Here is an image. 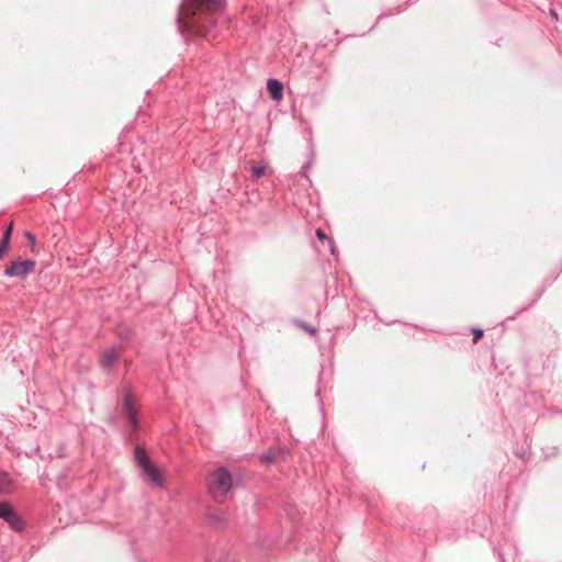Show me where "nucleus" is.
<instances>
[{
	"label": "nucleus",
	"mask_w": 562,
	"mask_h": 562,
	"mask_svg": "<svg viewBox=\"0 0 562 562\" xmlns=\"http://www.w3.org/2000/svg\"><path fill=\"white\" fill-rule=\"evenodd\" d=\"M135 459L142 468L143 475L150 481L151 484L158 487L165 486V479L162 471L154 464L147 457L145 450L137 447L135 449Z\"/></svg>",
	"instance_id": "3"
},
{
	"label": "nucleus",
	"mask_w": 562,
	"mask_h": 562,
	"mask_svg": "<svg viewBox=\"0 0 562 562\" xmlns=\"http://www.w3.org/2000/svg\"><path fill=\"white\" fill-rule=\"evenodd\" d=\"M473 335H474V337H473V342H474V344H476V342H477V340L483 336V330H481V329H474V330H473Z\"/></svg>",
	"instance_id": "13"
},
{
	"label": "nucleus",
	"mask_w": 562,
	"mask_h": 562,
	"mask_svg": "<svg viewBox=\"0 0 562 562\" xmlns=\"http://www.w3.org/2000/svg\"><path fill=\"white\" fill-rule=\"evenodd\" d=\"M302 327L306 330H308L311 334H314L315 333V329L314 328H308L307 326L305 325H302Z\"/></svg>",
	"instance_id": "17"
},
{
	"label": "nucleus",
	"mask_w": 562,
	"mask_h": 562,
	"mask_svg": "<svg viewBox=\"0 0 562 562\" xmlns=\"http://www.w3.org/2000/svg\"><path fill=\"white\" fill-rule=\"evenodd\" d=\"M12 231H13V224L11 223L8 228L5 229L4 234H3V237L2 239L4 240V244L5 243H10V238H11V235H12Z\"/></svg>",
	"instance_id": "11"
},
{
	"label": "nucleus",
	"mask_w": 562,
	"mask_h": 562,
	"mask_svg": "<svg viewBox=\"0 0 562 562\" xmlns=\"http://www.w3.org/2000/svg\"><path fill=\"white\" fill-rule=\"evenodd\" d=\"M24 235L29 239V241L31 243V246L33 247L35 245V237H34V235L31 234L30 232H26Z\"/></svg>",
	"instance_id": "15"
},
{
	"label": "nucleus",
	"mask_w": 562,
	"mask_h": 562,
	"mask_svg": "<svg viewBox=\"0 0 562 562\" xmlns=\"http://www.w3.org/2000/svg\"><path fill=\"white\" fill-rule=\"evenodd\" d=\"M9 245H10V243L4 244L3 239L0 241V258H2L3 254L7 251V249L9 248Z\"/></svg>",
	"instance_id": "12"
},
{
	"label": "nucleus",
	"mask_w": 562,
	"mask_h": 562,
	"mask_svg": "<svg viewBox=\"0 0 562 562\" xmlns=\"http://www.w3.org/2000/svg\"><path fill=\"white\" fill-rule=\"evenodd\" d=\"M267 90L270 98L274 101H280L283 98V85L277 79L268 80Z\"/></svg>",
	"instance_id": "7"
},
{
	"label": "nucleus",
	"mask_w": 562,
	"mask_h": 562,
	"mask_svg": "<svg viewBox=\"0 0 562 562\" xmlns=\"http://www.w3.org/2000/svg\"><path fill=\"white\" fill-rule=\"evenodd\" d=\"M209 494L216 502H222L233 488L232 474L225 468H217L206 477Z\"/></svg>",
	"instance_id": "2"
},
{
	"label": "nucleus",
	"mask_w": 562,
	"mask_h": 562,
	"mask_svg": "<svg viewBox=\"0 0 562 562\" xmlns=\"http://www.w3.org/2000/svg\"><path fill=\"white\" fill-rule=\"evenodd\" d=\"M14 491V484L10 475L0 470V494H11Z\"/></svg>",
	"instance_id": "9"
},
{
	"label": "nucleus",
	"mask_w": 562,
	"mask_h": 562,
	"mask_svg": "<svg viewBox=\"0 0 562 562\" xmlns=\"http://www.w3.org/2000/svg\"><path fill=\"white\" fill-rule=\"evenodd\" d=\"M550 15L552 16V19L558 20V13H557L555 10L551 9L550 10Z\"/></svg>",
	"instance_id": "16"
},
{
	"label": "nucleus",
	"mask_w": 562,
	"mask_h": 562,
	"mask_svg": "<svg viewBox=\"0 0 562 562\" xmlns=\"http://www.w3.org/2000/svg\"><path fill=\"white\" fill-rule=\"evenodd\" d=\"M251 172L255 178H260L265 173V167L252 166Z\"/></svg>",
	"instance_id": "10"
},
{
	"label": "nucleus",
	"mask_w": 562,
	"mask_h": 562,
	"mask_svg": "<svg viewBox=\"0 0 562 562\" xmlns=\"http://www.w3.org/2000/svg\"><path fill=\"white\" fill-rule=\"evenodd\" d=\"M224 0H187L184 8V23L194 33L205 35L214 20L211 13L224 7Z\"/></svg>",
	"instance_id": "1"
},
{
	"label": "nucleus",
	"mask_w": 562,
	"mask_h": 562,
	"mask_svg": "<svg viewBox=\"0 0 562 562\" xmlns=\"http://www.w3.org/2000/svg\"><path fill=\"white\" fill-rule=\"evenodd\" d=\"M123 411L130 420V423L133 425V427L137 426V418H136V408L134 405V400L131 393H126L123 400Z\"/></svg>",
	"instance_id": "6"
},
{
	"label": "nucleus",
	"mask_w": 562,
	"mask_h": 562,
	"mask_svg": "<svg viewBox=\"0 0 562 562\" xmlns=\"http://www.w3.org/2000/svg\"><path fill=\"white\" fill-rule=\"evenodd\" d=\"M316 236L318 237V239H319L321 241H325V240H327V236L325 235L324 231H323V229H321V228H318V229L316 231Z\"/></svg>",
	"instance_id": "14"
},
{
	"label": "nucleus",
	"mask_w": 562,
	"mask_h": 562,
	"mask_svg": "<svg viewBox=\"0 0 562 562\" xmlns=\"http://www.w3.org/2000/svg\"><path fill=\"white\" fill-rule=\"evenodd\" d=\"M0 518L5 520L10 527L15 531H21L24 528L22 518L13 510L12 506L7 503H0Z\"/></svg>",
	"instance_id": "4"
},
{
	"label": "nucleus",
	"mask_w": 562,
	"mask_h": 562,
	"mask_svg": "<svg viewBox=\"0 0 562 562\" xmlns=\"http://www.w3.org/2000/svg\"><path fill=\"white\" fill-rule=\"evenodd\" d=\"M120 353L117 350L110 348L102 352L101 364L103 368H111L119 359Z\"/></svg>",
	"instance_id": "8"
},
{
	"label": "nucleus",
	"mask_w": 562,
	"mask_h": 562,
	"mask_svg": "<svg viewBox=\"0 0 562 562\" xmlns=\"http://www.w3.org/2000/svg\"><path fill=\"white\" fill-rule=\"evenodd\" d=\"M35 261L27 259L24 261H12L11 265L5 269L4 273L8 277L25 278L35 268Z\"/></svg>",
	"instance_id": "5"
}]
</instances>
